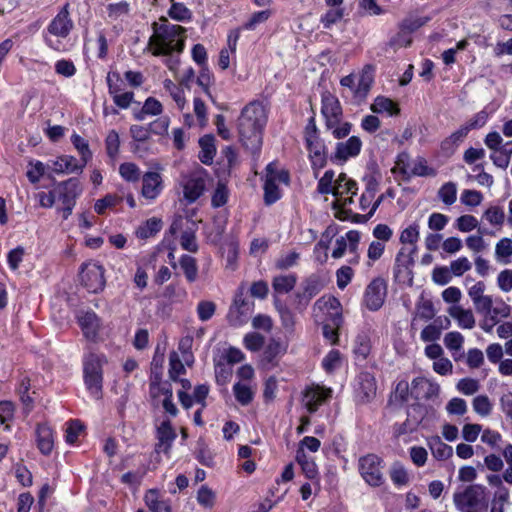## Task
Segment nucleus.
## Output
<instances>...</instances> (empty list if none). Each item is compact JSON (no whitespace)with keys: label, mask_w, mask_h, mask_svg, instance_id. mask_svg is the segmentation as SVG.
<instances>
[{"label":"nucleus","mask_w":512,"mask_h":512,"mask_svg":"<svg viewBox=\"0 0 512 512\" xmlns=\"http://www.w3.org/2000/svg\"><path fill=\"white\" fill-rule=\"evenodd\" d=\"M180 244L184 250H187L189 252H197L198 250L196 236L193 231H183L180 237Z\"/></svg>","instance_id":"nucleus-55"},{"label":"nucleus","mask_w":512,"mask_h":512,"mask_svg":"<svg viewBox=\"0 0 512 512\" xmlns=\"http://www.w3.org/2000/svg\"><path fill=\"white\" fill-rule=\"evenodd\" d=\"M429 447L433 456L438 460L448 459L452 453V447L445 444L439 436L432 437L429 440Z\"/></svg>","instance_id":"nucleus-31"},{"label":"nucleus","mask_w":512,"mask_h":512,"mask_svg":"<svg viewBox=\"0 0 512 512\" xmlns=\"http://www.w3.org/2000/svg\"><path fill=\"white\" fill-rule=\"evenodd\" d=\"M468 134V128L462 126L442 142L443 149H452L457 146Z\"/></svg>","instance_id":"nucleus-47"},{"label":"nucleus","mask_w":512,"mask_h":512,"mask_svg":"<svg viewBox=\"0 0 512 512\" xmlns=\"http://www.w3.org/2000/svg\"><path fill=\"white\" fill-rule=\"evenodd\" d=\"M463 342L464 337L459 332H449L444 337V344L451 351H459Z\"/></svg>","instance_id":"nucleus-52"},{"label":"nucleus","mask_w":512,"mask_h":512,"mask_svg":"<svg viewBox=\"0 0 512 512\" xmlns=\"http://www.w3.org/2000/svg\"><path fill=\"white\" fill-rule=\"evenodd\" d=\"M245 347L251 351H258L264 344V337L259 333H249L244 337Z\"/></svg>","instance_id":"nucleus-60"},{"label":"nucleus","mask_w":512,"mask_h":512,"mask_svg":"<svg viewBox=\"0 0 512 512\" xmlns=\"http://www.w3.org/2000/svg\"><path fill=\"white\" fill-rule=\"evenodd\" d=\"M296 460L300 464L303 472L309 479H313L317 474V467L304 452L303 448H299L296 453Z\"/></svg>","instance_id":"nucleus-33"},{"label":"nucleus","mask_w":512,"mask_h":512,"mask_svg":"<svg viewBox=\"0 0 512 512\" xmlns=\"http://www.w3.org/2000/svg\"><path fill=\"white\" fill-rule=\"evenodd\" d=\"M371 111L374 113L387 112L391 116L400 114L399 106L393 102L390 98L384 96H378L371 105Z\"/></svg>","instance_id":"nucleus-27"},{"label":"nucleus","mask_w":512,"mask_h":512,"mask_svg":"<svg viewBox=\"0 0 512 512\" xmlns=\"http://www.w3.org/2000/svg\"><path fill=\"white\" fill-rule=\"evenodd\" d=\"M449 314L458 321L459 326L465 329H472L475 325V318L471 310L463 309L461 306H453Z\"/></svg>","instance_id":"nucleus-28"},{"label":"nucleus","mask_w":512,"mask_h":512,"mask_svg":"<svg viewBox=\"0 0 512 512\" xmlns=\"http://www.w3.org/2000/svg\"><path fill=\"white\" fill-rule=\"evenodd\" d=\"M142 195L147 199H154L161 190V176L157 172H147L143 176Z\"/></svg>","instance_id":"nucleus-20"},{"label":"nucleus","mask_w":512,"mask_h":512,"mask_svg":"<svg viewBox=\"0 0 512 512\" xmlns=\"http://www.w3.org/2000/svg\"><path fill=\"white\" fill-rule=\"evenodd\" d=\"M267 123V114L259 101H251L242 109L237 122L239 139L243 147L256 154L262 146L263 129Z\"/></svg>","instance_id":"nucleus-1"},{"label":"nucleus","mask_w":512,"mask_h":512,"mask_svg":"<svg viewBox=\"0 0 512 512\" xmlns=\"http://www.w3.org/2000/svg\"><path fill=\"white\" fill-rule=\"evenodd\" d=\"M164 87L166 90L170 92L173 100L177 103L178 107L182 109L185 104V98L183 92L180 88H178L171 80L166 79L164 81Z\"/></svg>","instance_id":"nucleus-57"},{"label":"nucleus","mask_w":512,"mask_h":512,"mask_svg":"<svg viewBox=\"0 0 512 512\" xmlns=\"http://www.w3.org/2000/svg\"><path fill=\"white\" fill-rule=\"evenodd\" d=\"M36 436L37 446L41 453L44 455L50 454L54 446L51 428L46 424H39L36 429Z\"/></svg>","instance_id":"nucleus-22"},{"label":"nucleus","mask_w":512,"mask_h":512,"mask_svg":"<svg viewBox=\"0 0 512 512\" xmlns=\"http://www.w3.org/2000/svg\"><path fill=\"white\" fill-rule=\"evenodd\" d=\"M361 146L362 142L357 136H352L345 142H338L331 160L345 162L350 157L357 156L360 153Z\"/></svg>","instance_id":"nucleus-12"},{"label":"nucleus","mask_w":512,"mask_h":512,"mask_svg":"<svg viewBox=\"0 0 512 512\" xmlns=\"http://www.w3.org/2000/svg\"><path fill=\"white\" fill-rule=\"evenodd\" d=\"M175 438L176 432L172 428L170 421H163L161 425L157 428L158 443L156 445V451L162 449L164 453L168 454L172 442L175 440Z\"/></svg>","instance_id":"nucleus-19"},{"label":"nucleus","mask_w":512,"mask_h":512,"mask_svg":"<svg viewBox=\"0 0 512 512\" xmlns=\"http://www.w3.org/2000/svg\"><path fill=\"white\" fill-rule=\"evenodd\" d=\"M82 193V186L77 178H70L66 181L54 184V194H56V201L63 204L62 217L64 220L72 214L73 208L76 204V199Z\"/></svg>","instance_id":"nucleus-6"},{"label":"nucleus","mask_w":512,"mask_h":512,"mask_svg":"<svg viewBox=\"0 0 512 512\" xmlns=\"http://www.w3.org/2000/svg\"><path fill=\"white\" fill-rule=\"evenodd\" d=\"M120 175L127 181L136 182L140 178V170L134 163H123L119 167Z\"/></svg>","instance_id":"nucleus-45"},{"label":"nucleus","mask_w":512,"mask_h":512,"mask_svg":"<svg viewBox=\"0 0 512 512\" xmlns=\"http://www.w3.org/2000/svg\"><path fill=\"white\" fill-rule=\"evenodd\" d=\"M79 325L88 339H94L98 333L99 318L94 312H86L79 317Z\"/></svg>","instance_id":"nucleus-23"},{"label":"nucleus","mask_w":512,"mask_h":512,"mask_svg":"<svg viewBox=\"0 0 512 512\" xmlns=\"http://www.w3.org/2000/svg\"><path fill=\"white\" fill-rule=\"evenodd\" d=\"M73 28L69 17V4H65L48 26V32L60 38H66Z\"/></svg>","instance_id":"nucleus-11"},{"label":"nucleus","mask_w":512,"mask_h":512,"mask_svg":"<svg viewBox=\"0 0 512 512\" xmlns=\"http://www.w3.org/2000/svg\"><path fill=\"white\" fill-rule=\"evenodd\" d=\"M30 390V379L28 377H24L18 387V394L20 396L21 402L25 405L28 411L31 410L33 399L28 394Z\"/></svg>","instance_id":"nucleus-48"},{"label":"nucleus","mask_w":512,"mask_h":512,"mask_svg":"<svg viewBox=\"0 0 512 512\" xmlns=\"http://www.w3.org/2000/svg\"><path fill=\"white\" fill-rule=\"evenodd\" d=\"M324 288L321 277L317 274H311L305 278L298 290L291 297V307L298 313L302 314L309 306L311 300L319 294Z\"/></svg>","instance_id":"nucleus-3"},{"label":"nucleus","mask_w":512,"mask_h":512,"mask_svg":"<svg viewBox=\"0 0 512 512\" xmlns=\"http://www.w3.org/2000/svg\"><path fill=\"white\" fill-rule=\"evenodd\" d=\"M205 188L204 180L200 177L188 179L183 186V193L189 202L196 201L203 193Z\"/></svg>","instance_id":"nucleus-24"},{"label":"nucleus","mask_w":512,"mask_h":512,"mask_svg":"<svg viewBox=\"0 0 512 512\" xmlns=\"http://www.w3.org/2000/svg\"><path fill=\"white\" fill-rule=\"evenodd\" d=\"M474 411L481 416H488L492 410V404L486 395H479L473 400Z\"/></svg>","instance_id":"nucleus-46"},{"label":"nucleus","mask_w":512,"mask_h":512,"mask_svg":"<svg viewBox=\"0 0 512 512\" xmlns=\"http://www.w3.org/2000/svg\"><path fill=\"white\" fill-rule=\"evenodd\" d=\"M180 268L182 269L186 280L193 283L198 278V265L197 260L190 255H182L179 260Z\"/></svg>","instance_id":"nucleus-29"},{"label":"nucleus","mask_w":512,"mask_h":512,"mask_svg":"<svg viewBox=\"0 0 512 512\" xmlns=\"http://www.w3.org/2000/svg\"><path fill=\"white\" fill-rule=\"evenodd\" d=\"M481 192L476 190H464L461 195V201L467 206H478L482 202Z\"/></svg>","instance_id":"nucleus-62"},{"label":"nucleus","mask_w":512,"mask_h":512,"mask_svg":"<svg viewBox=\"0 0 512 512\" xmlns=\"http://www.w3.org/2000/svg\"><path fill=\"white\" fill-rule=\"evenodd\" d=\"M106 363V358L103 355L89 354L84 359V381L87 389L97 399L101 398L103 370L102 366Z\"/></svg>","instance_id":"nucleus-5"},{"label":"nucleus","mask_w":512,"mask_h":512,"mask_svg":"<svg viewBox=\"0 0 512 512\" xmlns=\"http://www.w3.org/2000/svg\"><path fill=\"white\" fill-rule=\"evenodd\" d=\"M228 190L224 183L219 182L213 193L211 202L213 207H221L227 203Z\"/></svg>","instance_id":"nucleus-51"},{"label":"nucleus","mask_w":512,"mask_h":512,"mask_svg":"<svg viewBox=\"0 0 512 512\" xmlns=\"http://www.w3.org/2000/svg\"><path fill=\"white\" fill-rule=\"evenodd\" d=\"M415 251V248L410 253H404L403 249H401L396 255L395 266H394V276L395 278H399L401 272L403 270H408L410 266L413 265L414 260L412 257V253Z\"/></svg>","instance_id":"nucleus-34"},{"label":"nucleus","mask_w":512,"mask_h":512,"mask_svg":"<svg viewBox=\"0 0 512 512\" xmlns=\"http://www.w3.org/2000/svg\"><path fill=\"white\" fill-rule=\"evenodd\" d=\"M419 238V230L418 225H410L406 229H404L400 235V242L402 244H412L415 245Z\"/></svg>","instance_id":"nucleus-61"},{"label":"nucleus","mask_w":512,"mask_h":512,"mask_svg":"<svg viewBox=\"0 0 512 512\" xmlns=\"http://www.w3.org/2000/svg\"><path fill=\"white\" fill-rule=\"evenodd\" d=\"M331 397V390L319 386L308 388L303 395V403L309 413H314L319 406Z\"/></svg>","instance_id":"nucleus-13"},{"label":"nucleus","mask_w":512,"mask_h":512,"mask_svg":"<svg viewBox=\"0 0 512 512\" xmlns=\"http://www.w3.org/2000/svg\"><path fill=\"white\" fill-rule=\"evenodd\" d=\"M233 392L236 400L243 406L250 404L253 400L254 393L251 388L245 384L236 383L233 386Z\"/></svg>","instance_id":"nucleus-38"},{"label":"nucleus","mask_w":512,"mask_h":512,"mask_svg":"<svg viewBox=\"0 0 512 512\" xmlns=\"http://www.w3.org/2000/svg\"><path fill=\"white\" fill-rule=\"evenodd\" d=\"M71 141L74 147L78 150L79 154L81 155L82 164L86 165L92 157V153L89 149L88 142L77 134L72 135Z\"/></svg>","instance_id":"nucleus-40"},{"label":"nucleus","mask_w":512,"mask_h":512,"mask_svg":"<svg viewBox=\"0 0 512 512\" xmlns=\"http://www.w3.org/2000/svg\"><path fill=\"white\" fill-rule=\"evenodd\" d=\"M85 165L78 164L72 156H61L53 163V171L56 173H72L82 171Z\"/></svg>","instance_id":"nucleus-25"},{"label":"nucleus","mask_w":512,"mask_h":512,"mask_svg":"<svg viewBox=\"0 0 512 512\" xmlns=\"http://www.w3.org/2000/svg\"><path fill=\"white\" fill-rule=\"evenodd\" d=\"M313 169H322L327 162L326 147L320 138L306 140Z\"/></svg>","instance_id":"nucleus-16"},{"label":"nucleus","mask_w":512,"mask_h":512,"mask_svg":"<svg viewBox=\"0 0 512 512\" xmlns=\"http://www.w3.org/2000/svg\"><path fill=\"white\" fill-rule=\"evenodd\" d=\"M106 150L109 157L114 158L119 150L120 140L119 135L115 130L109 132L106 137Z\"/></svg>","instance_id":"nucleus-59"},{"label":"nucleus","mask_w":512,"mask_h":512,"mask_svg":"<svg viewBox=\"0 0 512 512\" xmlns=\"http://www.w3.org/2000/svg\"><path fill=\"white\" fill-rule=\"evenodd\" d=\"M438 196L446 205H452L457 199V187L454 182H447L438 190Z\"/></svg>","instance_id":"nucleus-39"},{"label":"nucleus","mask_w":512,"mask_h":512,"mask_svg":"<svg viewBox=\"0 0 512 512\" xmlns=\"http://www.w3.org/2000/svg\"><path fill=\"white\" fill-rule=\"evenodd\" d=\"M471 263L466 257L458 258L450 264V272L455 276H462L465 272L471 269Z\"/></svg>","instance_id":"nucleus-58"},{"label":"nucleus","mask_w":512,"mask_h":512,"mask_svg":"<svg viewBox=\"0 0 512 512\" xmlns=\"http://www.w3.org/2000/svg\"><path fill=\"white\" fill-rule=\"evenodd\" d=\"M169 376L172 380L176 381L178 376L185 373V368L176 352H171L169 355Z\"/></svg>","instance_id":"nucleus-42"},{"label":"nucleus","mask_w":512,"mask_h":512,"mask_svg":"<svg viewBox=\"0 0 512 512\" xmlns=\"http://www.w3.org/2000/svg\"><path fill=\"white\" fill-rule=\"evenodd\" d=\"M376 381L368 372L361 373L358 377V397L362 403L370 402L376 395Z\"/></svg>","instance_id":"nucleus-17"},{"label":"nucleus","mask_w":512,"mask_h":512,"mask_svg":"<svg viewBox=\"0 0 512 512\" xmlns=\"http://www.w3.org/2000/svg\"><path fill=\"white\" fill-rule=\"evenodd\" d=\"M79 277L82 285L91 293H98L105 286L104 268L97 263L82 264Z\"/></svg>","instance_id":"nucleus-8"},{"label":"nucleus","mask_w":512,"mask_h":512,"mask_svg":"<svg viewBox=\"0 0 512 512\" xmlns=\"http://www.w3.org/2000/svg\"><path fill=\"white\" fill-rule=\"evenodd\" d=\"M334 178V172L332 170H327L322 178L318 182L317 190L320 194L326 195L329 193L333 194L334 187H332V182Z\"/></svg>","instance_id":"nucleus-54"},{"label":"nucleus","mask_w":512,"mask_h":512,"mask_svg":"<svg viewBox=\"0 0 512 512\" xmlns=\"http://www.w3.org/2000/svg\"><path fill=\"white\" fill-rule=\"evenodd\" d=\"M168 14L177 21H185L191 18V11L183 3L173 2Z\"/></svg>","instance_id":"nucleus-44"},{"label":"nucleus","mask_w":512,"mask_h":512,"mask_svg":"<svg viewBox=\"0 0 512 512\" xmlns=\"http://www.w3.org/2000/svg\"><path fill=\"white\" fill-rule=\"evenodd\" d=\"M449 218L441 213H432L428 219V227L434 231H441L447 225Z\"/></svg>","instance_id":"nucleus-63"},{"label":"nucleus","mask_w":512,"mask_h":512,"mask_svg":"<svg viewBox=\"0 0 512 512\" xmlns=\"http://www.w3.org/2000/svg\"><path fill=\"white\" fill-rule=\"evenodd\" d=\"M382 463V459L375 454H368L359 459L360 474L370 486L378 487L383 483Z\"/></svg>","instance_id":"nucleus-7"},{"label":"nucleus","mask_w":512,"mask_h":512,"mask_svg":"<svg viewBox=\"0 0 512 512\" xmlns=\"http://www.w3.org/2000/svg\"><path fill=\"white\" fill-rule=\"evenodd\" d=\"M373 72H374L373 67L370 65H366L363 68V70L359 76L358 85L354 89L355 97H357L359 99H364L367 96V94L369 93V91L371 89L372 83L374 81Z\"/></svg>","instance_id":"nucleus-21"},{"label":"nucleus","mask_w":512,"mask_h":512,"mask_svg":"<svg viewBox=\"0 0 512 512\" xmlns=\"http://www.w3.org/2000/svg\"><path fill=\"white\" fill-rule=\"evenodd\" d=\"M162 226L161 220L156 218H151L146 221V223L142 226H140L137 231L136 235L140 239H147L155 235L157 232L160 231Z\"/></svg>","instance_id":"nucleus-36"},{"label":"nucleus","mask_w":512,"mask_h":512,"mask_svg":"<svg viewBox=\"0 0 512 512\" xmlns=\"http://www.w3.org/2000/svg\"><path fill=\"white\" fill-rule=\"evenodd\" d=\"M280 198V191L273 177H267L264 183V202L267 205L275 203Z\"/></svg>","instance_id":"nucleus-37"},{"label":"nucleus","mask_w":512,"mask_h":512,"mask_svg":"<svg viewBox=\"0 0 512 512\" xmlns=\"http://www.w3.org/2000/svg\"><path fill=\"white\" fill-rule=\"evenodd\" d=\"M484 217L492 225H502L505 220V214L502 208L498 206H492L486 210Z\"/></svg>","instance_id":"nucleus-53"},{"label":"nucleus","mask_w":512,"mask_h":512,"mask_svg":"<svg viewBox=\"0 0 512 512\" xmlns=\"http://www.w3.org/2000/svg\"><path fill=\"white\" fill-rule=\"evenodd\" d=\"M451 272L448 267H435L432 272V280L438 285H446L451 281Z\"/></svg>","instance_id":"nucleus-56"},{"label":"nucleus","mask_w":512,"mask_h":512,"mask_svg":"<svg viewBox=\"0 0 512 512\" xmlns=\"http://www.w3.org/2000/svg\"><path fill=\"white\" fill-rule=\"evenodd\" d=\"M163 24H152L153 35L149 38L147 49L154 56L170 55L173 52L181 53L185 45V28L169 24L165 17H161Z\"/></svg>","instance_id":"nucleus-2"},{"label":"nucleus","mask_w":512,"mask_h":512,"mask_svg":"<svg viewBox=\"0 0 512 512\" xmlns=\"http://www.w3.org/2000/svg\"><path fill=\"white\" fill-rule=\"evenodd\" d=\"M387 285L383 278L373 279L367 286L364 294V303L371 311L379 310L385 301Z\"/></svg>","instance_id":"nucleus-9"},{"label":"nucleus","mask_w":512,"mask_h":512,"mask_svg":"<svg viewBox=\"0 0 512 512\" xmlns=\"http://www.w3.org/2000/svg\"><path fill=\"white\" fill-rule=\"evenodd\" d=\"M297 277L295 274L275 276L272 281V287L276 293L286 294L296 285Z\"/></svg>","instance_id":"nucleus-30"},{"label":"nucleus","mask_w":512,"mask_h":512,"mask_svg":"<svg viewBox=\"0 0 512 512\" xmlns=\"http://www.w3.org/2000/svg\"><path fill=\"white\" fill-rule=\"evenodd\" d=\"M216 311V305L212 301H200L197 305V314L201 321H208Z\"/></svg>","instance_id":"nucleus-50"},{"label":"nucleus","mask_w":512,"mask_h":512,"mask_svg":"<svg viewBox=\"0 0 512 512\" xmlns=\"http://www.w3.org/2000/svg\"><path fill=\"white\" fill-rule=\"evenodd\" d=\"M354 354L363 360L367 358L371 351V341L368 335L360 334L356 337Z\"/></svg>","instance_id":"nucleus-41"},{"label":"nucleus","mask_w":512,"mask_h":512,"mask_svg":"<svg viewBox=\"0 0 512 512\" xmlns=\"http://www.w3.org/2000/svg\"><path fill=\"white\" fill-rule=\"evenodd\" d=\"M199 145L201 147V152L199 154L200 161L206 165L211 164L216 154L214 137L212 135H205L201 137L199 139Z\"/></svg>","instance_id":"nucleus-26"},{"label":"nucleus","mask_w":512,"mask_h":512,"mask_svg":"<svg viewBox=\"0 0 512 512\" xmlns=\"http://www.w3.org/2000/svg\"><path fill=\"white\" fill-rule=\"evenodd\" d=\"M162 113V104L155 98L149 97L139 113L135 114V118L139 121L144 120L145 115H159Z\"/></svg>","instance_id":"nucleus-35"},{"label":"nucleus","mask_w":512,"mask_h":512,"mask_svg":"<svg viewBox=\"0 0 512 512\" xmlns=\"http://www.w3.org/2000/svg\"><path fill=\"white\" fill-rule=\"evenodd\" d=\"M321 112L326 120V127L332 129L341 121L342 108L338 99L329 92L322 94Z\"/></svg>","instance_id":"nucleus-10"},{"label":"nucleus","mask_w":512,"mask_h":512,"mask_svg":"<svg viewBox=\"0 0 512 512\" xmlns=\"http://www.w3.org/2000/svg\"><path fill=\"white\" fill-rule=\"evenodd\" d=\"M215 493L208 488L206 485H202L197 493V501L198 503L205 507V508H211L213 507L215 503Z\"/></svg>","instance_id":"nucleus-43"},{"label":"nucleus","mask_w":512,"mask_h":512,"mask_svg":"<svg viewBox=\"0 0 512 512\" xmlns=\"http://www.w3.org/2000/svg\"><path fill=\"white\" fill-rule=\"evenodd\" d=\"M314 307L327 308L329 310V317L331 322L335 326H341L343 323V317L341 313V304L340 301L335 297H321L319 298L315 304Z\"/></svg>","instance_id":"nucleus-18"},{"label":"nucleus","mask_w":512,"mask_h":512,"mask_svg":"<svg viewBox=\"0 0 512 512\" xmlns=\"http://www.w3.org/2000/svg\"><path fill=\"white\" fill-rule=\"evenodd\" d=\"M274 305L280 315L283 327L285 329H292L295 324L292 310L277 297H274Z\"/></svg>","instance_id":"nucleus-32"},{"label":"nucleus","mask_w":512,"mask_h":512,"mask_svg":"<svg viewBox=\"0 0 512 512\" xmlns=\"http://www.w3.org/2000/svg\"><path fill=\"white\" fill-rule=\"evenodd\" d=\"M412 43L410 35L400 27L399 32L390 40L389 45L394 48L407 47Z\"/></svg>","instance_id":"nucleus-64"},{"label":"nucleus","mask_w":512,"mask_h":512,"mask_svg":"<svg viewBox=\"0 0 512 512\" xmlns=\"http://www.w3.org/2000/svg\"><path fill=\"white\" fill-rule=\"evenodd\" d=\"M454 504L461 512H475L487 507L486 488L479 484L469 485L453 496Z\"/></svg>","instance_id":"nucleus-4"},{"label":"nucleus","mask_w":512,"mask_h":512,"mask_svg":"<svg viewBox=\"0 0 512 512\" xmlns=\"http://www.w3.org/2000/svg\"><path fill=\"white\" fill-rule=\"evenodd\" d=\"M253 303L242 298V294L237 295L234 304L229 310V319L234 324H242L252 313Z\"/></svg>","instance_id":"nucleus-15"},{"label":"nucleus","mask_w":512,"mask_h":512,"mask_svg":"<svg viewBox=\"0 0 512 512\" xmlns=\"http://www.w3.org/2000/svg\"><path fill=\"white\" fill-rule=\"evenodd\" d=\"M391 480L395 485L402 486L409 482V477L402 465L395 463L390 471Z\"/></svg>","instance_id":"nucleus-49"},{"label":"nucleus","mask_w":512,"mask_h":512,"mask_svg":"<svg viewBox=\"0 0 512 512\" xmlns=\"http://www.w3.org/2000/svg\"><path fill=\"white\" fill-rule=\"evenodd\" d=\"M439 385L431 383L423 377L415 378L411 382V395L416 399H431L439 394Z\"/></svg>","instance_id":"nucleus-14"}]
</instances>
